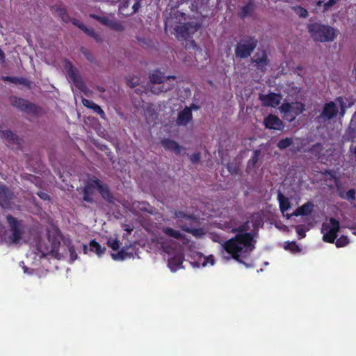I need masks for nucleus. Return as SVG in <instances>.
<instances>
[{
    "instance_id": "nucleus-3",
    "label": "nucleus",
    "mask_w": 356,
    "mask_h": 356,
    "mask_svg": "<svg viewBox=\"0 0 356 356\" xmlns=\"http://www.w3.org/2000/svg\"><path fill=\"white\" fill-rule=\"evenodd\" d=\"M258 44L254 36L246 35L237 42L234 54L236 58H247L251 56Z\"/></svg>"
},
{
    "instance_id": "nucleus-46",
    "label": "nucleus",
    "mask_w": 356,
    "mask_h": 356,
    "mask_svg": "<svg viewBox=\"0 0 356 356\" xmlns=\"http://www.w3.org/2000/svg\"><path fill=\"white\" fill-rule=\"evenodd\" d=\"M84 33H86L88 35L90 36V37H93L96 32L95 31L94 29L92 28H88L86 26H85V28L83 29L82 30Z\"/></svg>"
},
{
    "instance_id": "nucleus-43",
    "label": "nucleus",
    "mask_w": 356,
    "mask_h": 356,
    "mask_svg": "<svg viewBox=\"0 0 356 356\" xmlns=\"http://www.w3.org/2000/svg\"><path fill=\"white\" fill-rule=\"evenodd\" d=\"M108 245L113 250H118L120 249V241L118 239L109 240L107 243Z\"/></svg>"
},
{
    "instance_id": "nucleus-6",
    "label": "nucleus",
    "mask_w": 356,
    "mask_h": 356,
    "mask_svg": "<svg viewBox=\"0 0 356 356\" xmlns=\"http://www.w3.org/2000/svg\"><path fill=\"white\" fill-rule=\"evenodd\" d=\"M329 222L330 224H323L322 232L326 230V232L323 236V240L325 242L333 243L340 229V222L334 218H330Z\"/></svg>"
},
{
    "instance_id": "nucleus-36",
    "label": "nucleus",
    "mask_w": 356,
    "mask_h": 356,
    "mask_svg": "<svg viewBox=\"0 0 356 356\" xmlns=\"http://www.w3.org/2000/svg\"><path fill=\"white\" fill-rule=\"evenodd\" d=\"M108 27L111 29L112 30L116 31H124V26L122 25V24L116 20H111Z\"/></svg>"
},
{
    "instance_id": "nucleus-23",
    "label": "nucleus",
    "mask_w": 356,
    "mask_h": 356,
    "mask_svg": "<svg viewBox=\"0 0 356 356\" xmlns=\"http://www.w3.org/2000/svg\"><path fill=\"white\" fill-rule=\"evenodd\" d=\"M2 136L7 140L10 144H15L18 147L21 145V138L10 130L0 131Z\"/></svg>"
},
{
    "instance_id": "nucleus-12",
    "label": "nucleus",
    "mask_w": 356,
    "mask_h": 356,
    "mask_svg": "<svg viewBox=\"0 0 356 356\" xmlns=\"http://www.w3.org/2000/svg\"><path fill=\"white\" fill-rule=\"evenodd\" d=\"M264 125L266 129L282 131L284 129L283 122L275 115L269 114L264 120Z\"/></svg>"
},
{
    "instance_id": "nucleus-47",
    "label": "nucleus",
    "mask_w": 356,
    "mask_h": 356,
    "mask_svg": "<svg viewBox=\"0 0 356 356\" xmlns=\"http://www.w3.org/2000/svg\"><path fill=\"white\" fill-rule=\"evenodd\" d=\"M69 252H70V254L71 259L73 261L75 260L77 258V254H76V252L74 247V246H70L69 248Z\"/></svg>"
},
{
    "instance_id": "nucleus-48",
    "label": "nucleus",
    "mask_w": 356,
    "mask_h": 356,
    "mask_svg": "<svg viewBox=\"0 0 356 356\" xmlns=\"http://www.w3.org/2000/svg\"><path fill=\"white\" fill-rule=\"evenodd\" d=\"M337 2V0H328L325 4H324V8L325 10H328L329 8H330L332 6H333L334 5H335Z\"/></svg>"
},
{
    "instance_id": "nucleus-58",
    "label": "nucleus",
    "mask_w": 356,
    "mask_h": 356,
    "mask_svg": "<svg viewBox=\"0 0 356 356\" xmlns=\"http://www.w3.org/2000/svg\"><path fill=\"white\" fill-rule=\"evenodd\" d=\"M92 38H94L95 40V41L97 42H100L102 41V36L97 33H95V35L92 37Z\"/></svg>"
},
{
    "instance_id": "nucleus-27",
    "label": "nucleus",
    "mask_w": 356,
    "mask_h": 356,
    "mask_svg": "<svg viewBox=\"0 0 356 356\" xmlns=\"http://www.w3.org/2000/svg\"><path fill=\"white\" fill-rule=\"evenodd\" d=\"M111 257L115 261H122L128 258H131L133 257L132 252H129L127 250L124 249V248H122L120 251H118L117 253H112Z\"/></svg>"
},
{
    "instance_id": "nucleus-30",
    "label": "nucleus",
    "mask_w": 356,
    "mask_h": 356,
    "mask_svg": "<svg viewBox=\"0 0 356 356\" xmlns=\"http://www.w3.org/2000/svg\"><path fill=\"white\" fill-rule=\"evenodd\" d=\"M208 263H210L211 265L214 264V259L212 255L208 257L200 256V261H195L193 263V265L196 267H204L207 265Z\"/></svg>"
},
{
    "instance_id": "nucleus-62",
    "label": "nucleus",
    "mask_w": 356,
    "mask_h": 356,
    "mask_svg": "<svg viewBox=\"0 0 356 356\" xmlns=\"http://www.w3.org/2000/svg\"><path fill=\"white\" fill-rule=\"evenodd\" d=\"M346 193L343 191H339V196L341 197V195H345Z\"/></svg>"
},
{
    "instance_id": "nucleus-7",
    "label": "nucleus",
    "mask_w": 356,
    "mask_h": 356,
    "mask_svg": "<svg viewBox=\"0 0 356 356\" xmlns=\"http://www.w3.org/2000/svg\"><path fill=\"white\" fill-rule=\"evenodd\" d=\"M280 110L284 114V117L291 122L305 111V105L299 102L284 103L281 106Z\"/></svg>"
},
{
    "instance_id": "nucleus-56",
    "label": "nucleus",
    "mask_w": 356,
    "mask_h": 356,
    "mask_svg": "<svg viewBox=\"0 0 356 356\" xmlns=\"http://www.w3.org/2000/svg\"><path fill=\"white\" fill-rule=\"evenodd\" d=\"M337 99L339 100L340 103H341V111H340L339 113H340V115L342 117V116H343V115L345 113V108L343 106V102L341 97H339Z\"/></svg>"
},
{
    "instance_id": "nucleus-24",
    "label": "nucleus",
    "mask_w": 356,
    "mask_h": 356,
    "mask_svg": "<svg viewBox=\"0 0 356 356\" xmlns=\"http://www.w3.org/2000/svg\"><path fill=\"white\" fill-rule=\"evenodd\" d=\"M161 144L165 149L172 151L177 154H180L181 147L176 141L166 138L162 140Z\"/></svg>"
},
{
    "instance_id": "nucleus-22",
    "label": "nucleus",
    "mask_w": 356,
    "mask_h": 356,
    "mask_svg": "<svg viewBox=\"0 0 356 356\" xmlns=\"http://www.w3.org/2000/svg\"><path fill=\"white\" fill-rule=\"evenodd\" d=\"M175 79L176 76H165L164 73L159 70H156L149 74L150 81L152 83H155V84H161V83H163L165 79Z\"/></svg>"
},
{
    "instance_id": "nucleus-45",
    "label": "nucleus",
    "mask_w": 356,
    "mask_h": 356,
    "mask_svg": "<svg viewBox=\"0 0 356 356\" xmlns=\"http://www.w3.org/2000/svg\"><path fill=\"white\" fill-rule=\"evenodd\" d=\"M70 22H72V23L74 25L79 27L81 30H83V29L86 26V25L83 23H82L80 20L75 18L71 19Z\"/></svg>"
},
{
    "instance_id": "nucleus-13",
    "label": "nucleus",
    "mask_w": 356,
    "mask_h": 356,
    "mask_svg": "<svg viewBox=\"0 0 356 356\" xmlns=\"http://www.w3.org/2000/svg\"><path fill=\"white\" fill-rule=\"evenodd\" d=\"M259 99L265 106L276 107L280 103L281 97L275 92H270L267 95L260 94Z\"/></svg>"
},
{
    "instance_id": "nucleus-57",
    "label": "nucleus",
    "mask_w": 356,
    "mask_h": 356,
    "mask_svg": "<svg viewBox=\"0 0 356 356\" xmlns=\"http://www.w3.org/2000/svg\"><path fill=\"white\" fill-rule=\"evenodd\" d=\"M307 15H308L307 10L303 8H300V16L302 17H306L307 16Z\"/></svg>"
},
{
    "instance_id": "nucleus-55",
    "label": "nucleus",
    "mask_w": 356,
    "mask_h": 356,
    "mask_svg": "<svg viewBox=\"0 0 356 356\" xmlns=\"http://www.w3.org/2000/svg\"><path fill=\"white\" fill-rule=\"evenodd\" d=\"M83 54H84V56L88 60H90L91 62L93 61V60H94L93 56L88 51H86V50L83 51Z\"/></svg>"
},
{
    "instance_id": "nucleus-34",
    "label": "nucleus",
    "mask_w": 356,
    "mask_h": 356,
    "mask_svg": "<svg viewBox=\"0 0 356 356\" xmlns=\"http://www.w3.org/2000/svg\"><path fill=\"white\" fill-rule=\"evenodd\" d=\"M90 17L98 21L99 23H101L103 25H105L106 26H108L111 20L108 17H101L99 15L92 14L90 15Z\"/></svg>"
},
{
    "instance_id": "nucleus-4",
    "label": "nucleus",
    "mask_w": 356,
    "mask_h": 356,
    "mask_svg": "<svg viewBox=\"0 0 356 356\" xmlns=\"http://www.w3.org/2000/svg\"><path fill=\"white\" fill-rule=\"evenodd\" d=\"M6 218L10 232V234L8 236V242L10 244H17L21 241L24 233L22 221L10 214Z\"/></svg>"
},
{
    "instance_id": "nucleus-21",
    "label": "nucleus",
    "mask_w": 356,
    "mask_h": 356,
    "mask_svg": "<svg viewBox=\"0 0 356 356\" xmlns=\"http://www.w3.org/2000/svg\"><path fill=\"white\" fill-rule=\"evenodd\" d=\"M82 104L88 108L92 109L94 113L98 114L102 119H106V114L103 109L94 102L87 99H82Z\"/></svg>"
},
{
    "instance_id": "nucleus-18",
    "label": "nucleus",
    "mask_w": 356,
    "mask_h": 356,
    "mask_svg": "<svg viewBox=\"0 0 356 356\" xmlns=\"http://www.w3.org/2000/svg\"><path fill=\"white\" fill-rule=\"evenodd\" d=\"M314 205L312 202H307L300 207H298L291 215H286L287 218H290L291 216H304L310 215L314 210Z\"/></svg>"
},
{
    "instance_id": "nucleus-59",
    "label": "nucleus",
    "mask_w": 356,
    "mask_h": 356,
    "mask_svg": "<svg viewBox=\"0 0 356 356\" xmlns=\"http://www.w3.org/2000/svg\"><path fill=\"white\" fill-rule=\"evenodd\" d=\"M139 41H140V44L143 47H145V44L147 43V44H148V45H149V44L150 43V41H147V40H145V39H143V40H142V39H140V40H139Z\"/></svg>"
},
{
    "instance_id": "nucleus-41",
    "label": "nucleus",
    "mask_w": 356,
    "mask_h": 356,
    "mask_svg": "<svg viewBox=\"0 0 356 356\" xmlns=\"http://www.w3.org/2000/svg\"><path fill=\"white\" fill-rule=\"evenodd\" d=\"M3 81H9L10 83H15V84H23L24 82V79H22V78H17V77H15V76H3Z\"/></svg>"
},
{
    "instance_id": "nucleus-1",
    "label": "nucleus",
    "mask_w": 356,
    "mask_h": 356,
    "mask_svg": "<svg viewBox=\"0 0 356 356\" xmlns=\"http://www.w3.org/2000/svg\"><path fill=\"white\" fill-rule=\"evenodd\" d=\"M250 229L249 221L247 220L242 225L232 229V233H236L234 237L224 241L221 245L234 260L245 264L244 259H247L254 249V238Z\"/></svg>"
},
{
    "instance_id": "nucleus-33",
    "label": "nucleus",
    "mask_w": 356,
    "mask_h": 356,
    "mask_svg": "<svg viewBox=\"0 0 356 356\" xmlns=\"http://www.w3.org/2000/svg\"><path fill=\"white\" fill-rule=\"evenodd\" d=\"M293 138H285L281 139L277 144V147L280 149L283 150L289 147H290L293 144Z\"/></svg>"
},
{
    "instance_id": "nucleus-49",
    "label": "nucleus",
    "mask_w": 356,
    "mask_h": 356,
    "mask_svg": "<svg viewBox=\"0 0 356 356\" xmlns=\"http://www.w3.org/2000/svg\"><path fill=\"white\" fill-rule=\"evenodd\" d=\"M37 195H38V197L40 199H42L43 200H48L50 199L49 195L44 192L40 191V192L37 193Z\"/></svg>"
},
{
    "instance_id": "nucleus-14",
    "label": "nucleus",
    "mask_w": 356,
    "mask_h": 356,
    "mask_svg": "<svg viewBox=\"0 0 356 356\" xmlns=\"http://www.w3.org/2000/svg\"><path fill=\"white\" fill-rule=\"evenodd\" d=\"M95 184L97 190L102 198L108 202L113 203L114 202V197L108 186L106 184H103L101 180L97 178H95Z\"/></svg>"
},
{
    "instance_id": "nucleus-17",
    "label": "nucleus",
    "mask_w": 356,
    "mask_h": 356,
    "mask_svg": "<svg viewBox=\"0 0 356 356\" xmlns=\"http://www.w3.org/2000/svg\"><path fill=\"white\" fill-rule=\"evenodd\" d=\"M193 119V114L191 108L186 106L182 111L178 113L177 124L179 126H186Z\"/></svg>"
},
{
    "instance_id": "nucleus-28",
    "label": "nucleus",
    "mask_w": 356,
    "mask_h": 356,
    "mask_svg": "<svg viewBox=\"0 0 356 356\" xmlns=\"http://www.w3.org/2000/svg\"><path fill=\"white\" fill-rule=\"evenodd\" d=\"M89 245L90 251L95 252L99 257H101L106 251V248L102 247L95 240H92Z\"/></svg>"
},
{
    "instance_id": "nucleus-25",
    "label": "nucleus",
    "mask_w": 356,
    "mask_h": 356,
    "mask_svg": "<svg viewBox=\"0 0 356 356\" xmlns=\"http://www.w3.org/2000/svg\"><path fill=\"white\" fill-rule=\"evenodd\" d=\"M277 200L279 202L280 210L282 214L291 208V202L289 198L284 196L281 192L277 193Z\"/></svg>"
},
{
    "instance_id": "nucleus-35",
    "label": "nucleus",
    "mask_w": 356,
    "mask_h": 356,
    "mask_svg": "<svg viewBox=\"0 0 356 356\" xmlns=\"http://www.w3.org/2000/svg\"><path fill=\"white\" fill-rule=\"evenodd\" d=\"M179 226L183 231H184L187 233L192 234L193 236H198L200 234V233L202 232V230L200 229L191 228V227H188L186 225H181V224H179Z\"/></svg>"
},
{
    "instance_id": "nucleus-60",
    "label": "nucleus",
    "mask_w": 356,
    "mask_h": 356,
    "mask_svg": "<svg viewBox=\"0 0 356 356\" xmlns=\"http://www.w3.org/2000/svg\"><path fill=\"white\" fill-rule=\"evenodd\" d=\"M5 58V54L3 51L0 48V60H3Z\"/></svg>"
},
{
    "instance_id": "nucleus-20",
    "label": "nucleus",
    "mask_w": 356,
    "mask_h": 356,
    "mask_svg": "<svg viewBox=\"0 0 356 356\" xmlns=\"http://www.w3.org/2000/svg\"><path fill=\"white\" fill-rule=\"evenodd\" d=\"M255 8L254 3L252 0L249 1L245 5L241 6L237 13V16L244 19L247 17L250 16L254 12Z\"/></svg>"
},
{
    "instance_id": "nucleus-42",
    "label": "nucleus",
    "mask_w": 356,
    "mask_h": 356,
    "mask_svg": "<svg viewBox=\"0 0 356 356\" xmlns=\"http://www.w3.org/2000/svg\"><path fill=\"white\" fill-rule=\"evenodd\" d=\"M286 250H289L292 252H298L300 251L299 246L296 244V242L288 243L285 246Z\"/></svg>"
},
{
    "instance_id": "nucleus-31",
    "label": "nucleus",
    "mask_w": 356,
    "mask_h": 356,
    "mask_svg": "<svg viewBox=\"0 0 356 356\" xmlns=\"http://www.w3.org/2000/svg\"><path fill=\"white\" fill-rule=\"evenodd\" d=\"M174 218L177 219V222H181V219L184 218L188 220H194L195 218L192 214L186 213L181 211H175L172 216Z\"/></svg>"
},
{
    "instance_id": "nucleus-8",
    "label": "nucleus",
    "mask_w": 356,
    "mask_h": 356,
    "mask_svg": "<svg viewBox=\"0 0 356 356\" xmlns=\"http://www.w3.org/2000/svg\"><path fill=\"white\" fill-rule=\"evenodd\" d=\"M65 70L70 80L79 90L82 92H85L87 90V86L83 81L82 77L77 72L71 62H66L65 65Z\"/></svg>"
},
{
    "instance_id": "nucleus-63",
    "label": "nucleus",
    "mask_w": 356,
    "mask_h": 356,
    "mask_svg": "<svg viewBox=\"0 0 356 356\" xmlns=\"http://www.w3.org/2000/svg\"><path fill=\"white\" fill-rule=\"evenodd\" d=\"M98 90H99V91H101V92H104L105 91V89L103 87L99 88Z\"/></svg>"
},
{
    "instance_id": "nucleus-32",
    "label": "nucleus",
    "mask_w": 356,
    "mask_h": 356,
    "mask_svg": "<svg viewBox=\"0 0 356 356\" xmlns=\"http://www.w3.org/2000/svg\"><path fill=\"white\" fill-rule=\"evenodd\" d=\"M163 232L165 235L176 239L183 238V235L179 231L175 230L171 227H164L163 229Z\"/></svg>"
},
{
    "instance_id": "nucleus-64",
    "label": "nucleus",
    "mask_w": 356,
    "mask_h": 356,
    "mask_svg": "<svg viewBox=\"0 0 356 356\" xmlns=\"http://www.w3.org/2000/svg\"><path fill=\"white\" fill-rule=\"evenodd\" d=\"M83 248H84V250H86L87 249V246H86V245H84V246H83Z\"/></svg>"
},
{
    "instance_id": "nucleus-61",
    "label": "nucleus",
    "mask_w": 356,
    "mask_h": 356,
    "mask_svg": "<svg viewBox=\"0 0 356 356\" xmlns=\"http://www.w3.org/2000/svg\"><path fill=\"white\" fill-rule=\"evenodd\" d=\"M189 108H191V109L192 110V108L195 109V110H197L199 109V106H197L194 104H193Z\"/></svg>"
},
{
    "instance_id": "nucleus-54",
    "label": "nucleus",
    "mask_w": 356,
    "mask_h": 356,
    "mask_svg": "<svg viewBox=\"0 0 356 356\" xmlns=\"http://www.w3.org/2000/svg\"><path fill=\"white\" fill-rule=\"evenodd\" d=\"M296 232L300 238H303L305 237V231L302 228H297Z\"/></svg>"
},
{
    "instance_id": "nucleus-51",
    "label": "nucleus",
    "mask_w": 356,
    "mask_h": 356,
    "mask_svg": "<svg viewBox=\"0 0 356 356\" xmlns=\"http://www.w3.org/2000/svg\"><path fill=\"white\" fill-rule=\"evenodd\" d=\"M186 48H193V49H197V45L193 40H189L186 44Z\"/></svg>"
},
{
    "instance_id": "nucleus-50",
    "label": "nucleus",
    "mask_w": 356,
    "mask_h": 356,
    "mask_svg": "<svg viewBox=\"0 0 356 356\" xmlns=\"http://www.w3.org/2000/svg\"><path fill=\"white\" fill-rule=\"evenodd\" d=\"M170 87L164 88V86H163L161 89L159 88V89L157 90L156 88L153 87L152 89V91L154 93L159 94V93H160L161 92H167L168 90H170Z\"/></svg>"
},
{
    "instance_id": "nucleus-19",
    "label": "nucleus",
    "mask_w": 356,
    "mask_h": 356,
    "mask_svg": "<svg viewBox=\"0 0 356 356\" xmlns=\"http://www.w3.org/2000/svg\"><path fill=\"white\" fill-rule=\"evenodd\" d=\"M184 256L181 252L175 253L168 260V266L172 272H175L179 268H182Z\"/></svg>"
},
{
    "instance_id": "nucleus-10",
    "label": "nucleus",
    "mask_w": 356,
    "mask_h": 356,
    "mask_svg": "<svg viewBox=\"0 0 356 356\" xmlns=\"http://www.w3.org/2000/svg\"><path fill=\"white\" fill-rule=\"evenodd\" d=\"M175 31L176 32V38L178 40H186L188 38L191 37V34H193L196 29H194L191 24L184 23L177 26Z\"/></svg>"
},
{
    "instance_id": "nucleus-5",
    "label": "nucleus",
    "mask_w": 356,
    "mask_h": 356,
    "mask_svg": "<svg viewBox=\"0 0 356 356\" xmlns=\"http://www.w3.org/2000/svg\"><path fill=\"white\" fill-rule=\"evenodd\" d=\"M9 99L10 104L13 107L28 114L38 115L41 110L40 108L34 103L17 96H10Z\"/></svg>"
},
{
    "instance_id": "nucleus-53",
    "label": "nucleus",
    "mask_w": 356,
    "mask_h": 356,
    "mask_svg": "<svg viewBox=\"0 0 356 356\" xmlns=\"http://www.w3.org/2000/svg\"><path fill=\"white\" fill-rule=\"evenodd\" d=\"M140 6H141L140 1V0H136L134 4L132 6L133 13H135L138 12V10L140 8Z\"/></svg>"
},
{
    "instance_id": "nucleus-39",
    "label": "nucleus",
    "mask_w": 356,
    "mask_h": 356,
    "mask_svg": "<svg viewBox=\"0 0 356 356\" xmlns=\"http://www.w3.org/2000/svg\"><path fill=\"white\" fill-rule=\"evenodd\" d=\"M341 198L352 201L355 199V190L353 188L349 189L345 195H341Z\"/></svg>"
},
{
    "instance_id": "nucleus-40",
    "label": "nucleus",
    "mask_w": 356,
    "mask_h": 356,
    "mask_svg": "<svg viewBox=\"0 0 356 356\" xmlns=\"http://www.w3.org/2000/svg\"><path fill=\"white\" fill-rule=\"evenodd\" d=\"M349 243V239L346 236H341L340 238L337 239L335 244L338 248H342L347 245Z\"/></svg>"
},
{
    "instance_id": "nucleus-38",
    "label": "nucleus",
    "mask_w": 356,
    "mask_h": 356,
    "mask_svg": "<svg viewBox=\"0 0 356 356\" xmlns=\"http://www.w3.org/2000/svg\"><path fill=\"white\" fill-rule=\"evenodd\" d=\"M260 155V150H254L251 159L248 161V166L254 167L258 161Z\"/></svg>"
},
{
    "instance_id": "nucleus-9",
    "label": "nucleus",
    "mask_w": 356,
    "mask_h": 356,
    "mask_svg": "<svg viewBox=\"0 0 356 356\" xmlns=\"http://www.w3.org/2000/svg\"><path fill=\"white\" fill-rule=\"evenodd\" d=\"M95 190H97L95 179H91L81 188L83 201L89 204H93L95 202L93 195L95 194Z\"/></svg>"
},
{
    "instance_id": "nucleus-11",
    "label": "nucleus",
    "mask_w": 356,
    "mask_h": 356,
    "mask_svg": "<svg viewBox=\"0 0 356 356\" xmlns=\"http://www.w3.org/2000/svg\"><path fill=\"white\" fill-rule=\"evenodd\" d=\"M338 113L339 109L337 104L333 101H331L324 104L320 116L324 120H330L335 118Z\"/></svg>"
},
{
    "instance_id": "nucleus-52",
    "label": "nucleus",
    "mask_w": 356,
    "mask_h": 356,
    "mask_svg": "<svg viewBox=\"0 0 356 356\" xmlns=\"http://www.w3.org/2000/svg\"><path fill=\"white\" fill-rule=\"evenodd\" d=\"M227 170L232 174L236 173V168L234 166V163H228L227 165Z\"/></svg>"
},
{
    "instance_id": "nucleus-44",
    "label": "nucleus",
    "mask_w": 356,
    "mask_h": 356,
    "mask_svg": "<svg viewBox=\"0 0 356 356\" xmlns=\"http://www.w3.org/2000/svg\"><path fill=\"white\" fill-rule=\"evenodd\" d=\"M200 152H195L190 156V160L193 163L195 164L200 161Z\"/></svg>"
},
{
    "instance_id": "nucleus-15",
    "label": "nucleus",
    "mask_w": 356,
    "mask_h": 356,
    "mask_svg": "<svg viewBox=\"0 0 356 356\" xmlns=\"http://www.w3.org/2000/svg\"><path fill=\"white\" fill-rule=\"evenodd\" d=\"M252 60L255 63V66L262 72L266 71V67L269 64V60L265 50L257 52Z\"/></svg>"
},
{
    "instance_id": "nucleus-2",
    "label": "nucleus",
    "mask_w": 356,
    "mask_h": 356,
    "mask_svg": "<svg viewBox=\"0 0 356 356\" xmlns=\"http://www.w3.org/2000/svg\"><path fill=\"white\" fill-rule=\"evenodd\" d=\"M307 30L316 42H332L337 36V31L333 27L318 22L309 24Z\"/></svg>"
},
{
    "instance_id": "nucleus-16",
    "label": "nucleus",
    "mask_w": 356,
    "mask_h": 356,
    "mask_svg": "<svg viewBox=\"0 0 356 356\" xmlns=\"http://www.w3.org/2000/svg\"><path fill=\"white\" fill-rule=\"evenodd\" d=\"M13 193L5 185H0V206L2 208H8L10 204V200Z\"/></svg>"
},
{
    "instance_id": "nucleus-37",
    "label": "nucleus",
    "mask_w": 356,
    "mask_h": 356,
    "mask_svg": "<svg viewBox=\"0 0 356 356\" xmlns=\"http://www.w3.org/2000/svg\"><path fill=\"white\" fill-rule=\"evenodd\" d=\"M140 79L137 76H129L127 78V84L131 88L139 85Z\"/></svg>"
},
{
    "instance_id": "nucleus-26",
    "label": "nucleus",
    "mask_w": 356,
    "mask_h": 356,
    "mask_svg": "<svg viewBox=\"0 0 356 356\" xmlns=\"http://www.w3.org/2000/svg\"><path fill=\"white\" fill-rule=\"evenodd\" d=\"M51 10H55L64 22L67 23L70 22L71 18L65 7H63L62 6H54L51 7Z\"/></svg>"
},
{
    "instance_id": "nucleus-29",
    "label": "nucleus",
    "mask_w": 356,
    "mask_h": 356,
    "mask_svg": "<svg viewBox=\"0 0 356 356\" xmlns=\"http://www.w3.org/2000/svg\"><path fill=\"white\" fill-rule=\"evenodd\" d=\"M49 241L51 243V252L52 253L57 252L58 251V248L60 245V237L58 234H55L51 236L50 234L48 236Z\"/></svg>"
}]
</instances>
